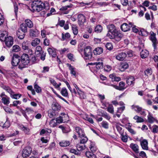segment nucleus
Returning a JSON list of instances; mask_svg holds the SVG:
<instances>
[{"label": "nucleus", "instance_id": "obj_1", "mask_svg": "<svg viewBox=\"0 0 158 158\" xmlns=\"http://www.w3.org/2000/svg\"><path fill=\"white\" fill-rule=\"evenodd\" d=\"M32 11L39 12L45 9L46 10L49 9V4L47 2H43L40 0H35L33 2L31 5Z\"/></svg>", "mask_w": 158, "mask_h": 158}, {"label": "nucleus", "instance_id": "obj_2", "mask_svg": "<svg viewBox=\"0 0 158 158\" xmlns=\"http://www.w3.org/2000/svg\"><path fill=\"white\" fill-rule=\"evenodd\" d=\"M20 64L18 66L19 69L22 70L23 69L27 67L30 63V58L28 55L26 54H24L21 56Z\"/></svg>", "mask_w": 158, "mask_h": 158}, {"label": "nucleus", "instance_id": "obj_3", "mask_svg": "<svg viewBox=\"0 0 158 158\" xmlns=\"http://www.w3.org/2000/svg\"><path fill=\"white\" fill-rule=\"evenodd\" d=\"M107 36L111 39H113L117 42H118L123 38V35L120 31L118 30L112 35L108 33L107 34Z\"/></svg>", "mask_w": 158, "mask_h": 158}, {"label": "nucleus", "instance_id": "obj_4", "mask_svg": "<svg viewBox=\"0 0 158 158\" xmlns=\"http://www.w3.org/2000/svg\"><path fill=\"white\" fill-rule=\"evenodd\" d=\"M31 152V148L30 146H27L23 150L22 156L23 158L28 157L30 156Z\"/></svg>", "mask_w": 158, "mask_h": 158}, {"label": "nucleus", "instance_id": "obj_5", "mask_svg": "<svg viewBox=\"0 0 158 158\" xmlns=\"http://www.w3.org/2000/svg\"><path fill=\"white\" fill-rule=\"evenodd\" d=\"M92 53L90 46H87L84 49V55L85 60L90 59L92 57Z\"/></svg>", "mask_w": 158, "mask_h": 158}, {"label": "nucleus", "instance_id": "obj_6", "mask_svg": "<svg viewBox=\"0 0 158 158\" xmlns=\"http://www.w3.org/2000/svg\"><path fill=\"white\" fill-rule=\"evenodd\" d=\"M20 57L18 55H14L12 57L11 63L13 66H19L20 61Z\"/></svg>", "mask_w": 158, "mask_h": 158}, {"label": "nucleus", "instance_id": "obj_7", "mask_svg": "<svg viewBox=\"0 0 158 158\" xmlns=\"http://www.w3.org/2000/svg\"><path fill=\"white\" fill-rule=\"evenodd\" d=\"M156 34L153 32H151V35L149 37L150 40L152 43V45L154 48V49L156 48L157 45V39L156 37Z\"/></svg>", "mask_w": 158, "mask_h": 158}, {"label": "nucleus", "instance_id": "obj_8", "mask_svg": "<svg viewBox=\"0 0 158 158\" xmlns=\"http://www.w3.org/2000/svg\"><path fill=\"white\" fill-rule=\"evenodd\" d=\"M5 40L4 39V41L6 46L8 48L11 47L13 44V38L10 36H9L7 37H5Z\"/></svg>", "mask_w": 158, "mask_h": 158}, {"label": "nucleus", "instance_id": "obj_9", "mask_svg": "<svg viewBox=\"0 0 158 158\" xmlns=\"http://www.w3.org/2000/svg\"><path fill=\"white\" fill-rule=\"evenodd\" d=\"M61 114L62 116H60L56 118V122L58 123H65L66 122V120L64 119V118H68V116L64 113H61Z\"/></svg>", "mask_w": 158, "mask_h": 158}, {"label": "nucleus", "instance_id": "obj_10", "mask_svg": "<svg viewBox=\"0 0 158 158\" xmlns=\"http://www.w3.org/2000/svg\"><path fill=\"white\" fill-rule=\"evenodd\" d=\"M102 105L105 107H107V111L109 113L113 114L114 112V107L113 105L108 102L102 103Z\"/></svg>", "mask_w": 158, "mask_h": 158}, {"label": "nucleus", "instance_id": "obj_11", "mask_svg": "<svg viewBox=\"0 0 158 158\" xmlns=\"http://www.w3.org/2000/svg\"><path fill=\"white\" fill-rule=\"evenodd\" d=\"M127 56L126 53L124 52H121L118 53L116 55V59L119 61H123L126 58Z\"/></svg>", "mask_w": 158, "mask_h": 158}, {"label": "nucleus", "instance_id": "obj_12", "mask_svg": "<svg viewBox=\"0 0 158 158\" xmlns=\"http://www.w3.org/2000/svg\"><path fill=\"white\" fill-rule=\"evenodd\" d=\"M107 28L108 30V32H110L112 35L118 31L113 24H110L107 26Z\"/></svg>", "mask_w": 158, "mask_h": 158}, {"label": "nucleus", "instance_id": "obj_13", "mask_svg": "<svg viewBox=\"0 0 158 158\" xmlns=\"http://www.w3.org/2000/svg\"><path fill=\"white\" fill-rule=\"evenodd\" d=\"M113 87L116 89L119 90H123L125 89L126 87L125 86V83L123 81H121L119 83V86L117 85H113Z\"/></svg>", "mask_w": 158, "mask_h": 158}, {"label": "nucleus", "instance_id": "obj_14", "mask_svg": "<svg viewBox=\"0 0 158 158\" xmlns=\"http://www.w3.org/2000/svg\"><path fill=\"white\" fill-rule=\"evenodd\" d=\"M127 83L128 85L130 86L131 85H134L135 81V78L134 77L128 76L127 77Z\"/></svg>", "mask_w": 158, "mask_h": 158}, {"label": "nucleus", "instance_id": "obj_15", "mask_svg": "<svg viewBox=\"0 0 158 158\" xmlns=\"http://www.w3.org/2000/svg\"><path fill=\"white\" fill-rule=\"evenodd\" d=\"M39 33V31L36 29H31L29 31V35L31 37H37Z\"/></svg>", "mask_w": 158, "mask_h": 158}, {"label": "nucleus", "instance_id": "obj_16", "mask_svg": "<svg viewBox=\"0 0 158 158\" xmlns=\"http://www.w3.org/2000/svg\"><path fill=\"white\" fill-rule=\"evenodd\" d=\"M78 23L79 25H82L85 22V16L82 14H79L78 15Z\"/></svg>", "mask_w": 158, "mask_h": 158}, {"label": "nucleus", "instance_id": "obj_17", "mask_svg": "<svg viewBox=\"0 0 158 158\" xmlns=\"http://www.w3.org/2000/svg\"><path fill=\"white\" fill-rule=\"evenodd\" d=\"M0 86L2 89L9 93L10 95H12V94L14 93V92L9 86L5 85L3 84H1Z\"/></svg>", "mask_w": 158, "mask_h": 158}, {"label": "nucleus", "instance_id": "obj_18", "mask_svg": "<svg viewBox=\"0 0 158 158\" xmlns=\"http://www.w3.org/2000/svg\"><path fill=\"white\" fill-rule=\"evenodd\" d=\"M48 115L50 118H54L58 115V113L57 111L52 109L49 110L48 112Z\"/></svg>", "mask_w": 158, "mask_h": 158}, {"label": "nucleus", "instance_id": "obj_19", "mask_svg": "<svg viewBox=\"0 0 158 158\" xmlns=\"http://www.w3.org/2000/svg\"><path fill=\"white\" fill-rule=\"evenodd\" d=\"M131 26L129 25L126 23H123L121 26V30L124 32H126L130 30Z\"/></svg>", "mask_w": 158, "mask_h": 158}, {"label": "nucleus", "instance_id": "obj_20", "mask_svg": "<svg viewBox=\"0 0 158 158\" xmlns=\"http://www.w3.org/2000/svg\"><path fill=\"white\" fill-rule=\"evenodd\" d=\"M75 130L79 137H82L83 135H85V134L84 131L81 129L80 127H75Z\"/></svg>", "mask_w": 158, "mask_h": 158}, {"label": "nucleus", "instance_id": "obj_21", "mask_svg": "<svg viewBox=\"0 0 158 158\" xmlns=\"http://www.w3.org/2000/svg\"><path fill=\"white\" fill-rule=\"evenodd\" d=\"M148 122L150 123H152L155 121L157 123H158V121L156 118H154L150 112L149 113L148 115Z\"/></svg>", "mask_w": 158, "mask_h": 158}, {"label": "nucleus", "instance_id": "obj_22", "mask_svg": "<svg viewBox=\"0 0 158 158\" xmlns=\"http://www.w3.org/2000/svg\"><path fill=\"white\" fill-rule=\"evenodd\" d=\"M48 51L49 54L52 57H55L56 56V50L53 48H49L48 49Z\"/></svg>", "mask_w": 158, "mask_h": 158}, {"label": "nucleus", "instance_id": "obj_23", "mask_svg": "<svg viewBox=\"0 0 158 158\" xmlns=\"http://www.w3.org/2000/svg\"><path fill=\"white\" fill-rule=\"evenodd\" d=\"M141 145L144 150H148V142L146 139H143L140 143Z\"/></svg>", "mask_w": 158, "mask_h": 158}, {"label": "nucleus", "instance_id": "obj_24", "mask_svg": "<svg viewBox=\"0 0 158 158\" xmlns=\"http://www.w3.org/2000/svg\"><path fill=\"white\" fill-rule=\"evenodd\" d=\"M109 77L112 81H120L121 79L120 77L116 76L114 73L110 74Z\"/></svg>", "mask_w": 158, "mask_h": 158}, {"label": "nucleus", "instance_id": "obj_25", "mask_svg": "<svg viewBox=\"0 0 158 158\" xmlns=\"http://www.w3.org/2000/svg\"><path fill=\"white\" fill-rule=\"evenodd\" d=\"M52 109L53 110L57 111L60 109V106L57 103L53 102L52 104Z\"/></svg>", "mask_w": 158, "mask_h": 158}, {"label": "nucleus", "instance_id": "obj_26", "mask_svg": "<svg viewBox=\"0 0 158 158\" xmlns=\"http://www.w3.org/2000/svg\"><path fill=\"white\" fill-rule=\"evenodd\" d=\"M140 55L142 58H145L148 56L149 52L146 50H142L140 53Z\"/></svg>", "mask_w": 158, "mask_h": 158}, {"label": "nucleus", "instance_id": "obj_27", "mask_svg": "<svg viewBox=\"0 0 158 158\" xmlns=\"http://www.w3.org/2000/svg\"><path fill=\"white\" fill-rule=\"evenodd\" d=\"M120 126H123V125L121 123H117L115 125V127L118 131L120 135L123 134L124 133V130L122 128L120 127Z\"/></svg>", "mask_w": 158, "mask_h": 158}, {"label": "nucleus", "instance_id": "obj_28", "mask_svg": "<svg viewBox=\"0 0 158 158\" xmlns=\"http://www.w3.org/2000/svg\"><path fill=\"white\" fill-rule=\"evenodd\" d=\"M103 50L101 47L96 48L93 51V53L95 55H100L103 52Z\"/></svg>", "mask_w": 158, "mask_h": 158}, {"label": "nucleus", "instance_id": "obj_29", "mask_svg": "<svg viewBox=\"0 0 158 158\" xmlns=\"http://www.w3.org/2000/svg\"><path fill=\"white\" fill-rule=\"evenodd\" d=\"M132 108L137 113H139L141 112V111L143 110V108L142 107H140L138 105H132Z\"/></svg>", "mask_w": 158, "mask_h": 158}, {"label": "nucleus", "instance_id": "obj_30", "mask_svg": "<svg viewBox=\"0 0 158 158\" xmlns=\"http://www.w3.org/2000/svg\"><path fill=\"white\" fill-rule=\"evenodd\" d=\"M130 147L136 153H139V147L137 144H134L133 143H131L130 145Z\"/></svg>", "mask_w": 158, "mask_h": 158}, {"label": "nucleus", "instance_id": "obj_31", "mask_svg": "<svg viewBox=\"0 0 158 158\" xmlns=\"http://www.w3.org/2000/svg\"><path fill=\"white\" fill-rule=\"evenodd\" d=\"M25 32L19 30L17 31V35L20 39H23L24 38L25 35Z\"/></svg>", "mask_w": 158, "mask_h": 158}, {"label": "nucleus", "instance_id": "obj_32", "mask_svg": "<svg viewBox=\"0 0 158 158\" xmlns=\"http://www.w3.org/2000/svg\"><path fill=\"white\" fill-rule=\"evenodd\" d=\"M70 143V142L69 141L63 140L59 143V145L61 147H64L69 146Z\"/></svg>", "mask_w": 158, "mask_h": 158}, {"label": "nucleus", "instance_id": "obj_33", "mask_svg": "<svg viewBox=\"0 0 158 158\" xmlns=\"http://www.w3.org/2000/svg\"><path fill=\"white\" fill-rule=\"evenodd\" d=\"M60 93L64 97H68L69 96L67 90L65 87L62 88L60 91Z\"/></svg>", "mask_w": 158, "mask_h": 158}, {"label": "nucleus", "instance_id": "obj_34", "mask_svg": "<svg viewBox=\"0 0 158 158\" xmlns=\"http://www.w3.org/2000/svg\"><path fill=\"white\" fill-rule=\"evenodd\" d=\"M44 51L42 50V48L40 46H37L35 48V54L36 56H39Z\"/></svg>", "mask_w": 158, "mask_h": 158}, {"label": "nucleus", "instance_id": "obj_35", "mask_svg": "<svg viewBox=\"0 0 158 158\" xmlns=\"http://www.w3.org/2000/svg\"><path fill=\"white\" fill-rule=\"evenodd\" d=\"M20 129L27 134H30V129L27 127L24 126L23 125H21L20 126Z\"/></svg>", "mask_w": 158, "mask_h": 158}, {"label": "nucleus", "instance_id": "obj_36", "mask_svg": "<svg viewBox=\"0 0 158 158\" xmlns=\"http://www.w3.org/2000/svg\"><path fill=\"white\" fill-rule=\"evenodd\" d=\"M25 23L27 26L29 28H31L33 27V23L30 19H26L25 20Z\"/></svg>", "mask_w": 158, "mask_h": 158}, {"label": "nucleus", "instance_id": "obj_37", "mask_svg": "<svg viewBox=\"0 0 158 158\" xmlns=\"http://www.w3.org/2000/svg\"><path fill=\"white\" fill-rule=\"evenodd\" d=\"M139 35L142 36H146L148 35L149 33L143 28H141L140 30Z\"/></svg>", "mask_w": 158, "mask_h": 158}, {"label": "nucleus", "instance_id": "obj_38", "mask_svg": "<svg viewBox=\"0 0 158 158\" xmlns=\"http://www.w3.org/2000/svg\"><path fill=\"white\" fill-rule=\"evenodd\" d=\"M67 65L69 68V69L70 70L71 73L74 76H75L76 73L75 70V69L69 64H67Z\"/></svg>", "mask_w": 158, "mask_h": 158}, {"label": "nucleus", "instance_id": "obj_39", "mask_svg": "<svg viewBox=\"0 0 158 158\" xmlns=\"http://www.w3.org/2000/svg\"><path fill=\"white\" fill-rule=\"evenodd\" d=\"M86 156L89 158H96V156L92 152L89 151L86 152L85 153Z\"/></svg>", "mask_w": 158, "mask_h": 158}, {"label": "nucleus", "instance_id": "obj_40", "mask_svg": "<svg viewBox=\"0 0 158 158\" xmlns=\"http://www.w3.org/2000/svg\"><path fill=\"white\" fill-rule=\"evenodd\" d=\"M40 43V40L38 38H36L33 40L31 43V44L33 46H36L39 44Z\"/></svg>", "mask_w": 158, "mask_h": 158}, {"label": "nucleus", "instance_id": "obj_41", "mask_svg": "<svg viewBox=\"0 0 158 158\" xmlns=\"http://www.w3.org/2000/svg\"><path fill=\"white\" fill-rule=\"evenodd\" d=\"M20 29L21 31L25 33L27 32V27L25 23H22L20 25Z\"/></svg>", "mask_w": 158, "mask_h": 158}, {"label": "nucleus", "instance_id": "obj_42", "mask_svg": "<svg viewBox=\"0 0 158 158\" xmlns=\"http://www.w3.org/2000/svg\"><path fill=\"white\" fill-rule=\"evenodd\" d=\"M71 26L73 33L74 35H77L78 33L77 27L74 24H72Z\"/></svg>", "mask_w": 158, "mask_h": 158}, {"label": "nucleus", "instance_id": "obj_43", "mask_svg": "<svg viewBox=\"0 0 158 158\" xmlns=\"http://www.w3.org/2000/svg\"><path fill=\"white\" fill-rule=\"evenodd\" d=\"M81 139L80 140V144H85L88 141V139L87 137L85 135H83L82 137H79Z\"/></svg>", "mask_w": 158, "mask_h": 158}, {"label": "nucleus", "instance_id": "obj_44", "mask_svg": "<svg viewBox=\"0 0 158 158\" xmlns=\"http://www.w3.org/2000/svg\"><path fill=\"white\" fill-rule=\"evenodd\" d=\"M133 118L136 120V122L138 123L143 122L144 121L143 119L142 118L137 115L135 116Z\"/></svg>", "mask_w": 158, "mask_h": 158}, {"label": "nucleus", "instance_id": "obj_45", "mask_svg": "<svg viewBox=\"0 0 158 158\" xmlns=\"http://www.w3.org/2000/svg\"><path fill=\"white\" fill-rule=\"evenodd\" d=\"M95 67L97 69L99 70L102 68L103 66V63L102 62H96Z\"/></svg>", "mask_w": 158, "mask_h": 158}, {"label": "nucleus", "instance_id": "obj_46", "mask_svg": "<svg viewBox=\"0 0 158 158\" xmlns=\"http://www.w3.org/2000/svg\"><path fill=\"white\" fill-rule=\"evenodd\" d=\"M77 93L79 95L80 98L81 99H85L86 98V96H85V93L81 90L79 91Z\"/></svg>", "mask_w": 158, "mask_h": 158}, {"label": "nucleus", "instance_id": "obj_47", "mask_svg": "<svg viewBox=\"0 0 158 158\" xmlns=\"http://www.w3.org/2000/svg\"><path fill=\"white\" fill-rule=\"evenodd\" d=\"M9 99L8 97H2V101L4 104H8L10 103Z\"/></svg>", "mask_w": 158, "mask_h": 158}, {"label": "nucleus", "instance_id": "obj_48", "mask_svg": "<svg viewBox=\"0 0 158 158\" xmlns=\"http://www.w3.org/2000/svg\"><path fill=\"white\" fill-rule=\"evenodd\" d=\"M57 123L56 120H55L54 118H53L50 121L49 125L51 127H54L57 125Z\"/></svg>", "mask_w": 158, "mask_h": 158}, {"label": "nucleus", "instance_id": "obj_49", "mask_svg": "<svg viewBox=\"0 0 158 158\" xmlns=\"http://www.w3.org/2000/svg\"><path fill=\"white\" fill-rule=\"evenodd\" d=\"M34 88L35 89V91L37 93H39L41 92V87L39 86L36 82L34 84Z\"/></svg>", "mask_w": 158, "mask_h": 158}, {"label": "nucleus", "instance_id": "obj_50", "mask_svg": "<svg viewBox=\"0 0 158 158\" xmlns=\"http://www.w3.org/2000/svg\"><path fill=\"white\" fill-rule=\"evenodd\" d=\"M62 39L63 40H64L66 39H69L70 37V35L69 33H66L64 35L63 33L62 34Z\"/></svg>", "mask_w": 158, "mask_h": 158}, {"label": "nucleus", "instance_id": "obj_51", "mask_svg": "<svg viewBox=\"0 0 158 158\" xmlns=\"http://www.w3.org/2000/svg\"><path fill=\"white\" fill-rule=\"evenodd\" d=\"M129 24L131 26V27H132V31L135 33H137L139 31V30L137 28H136V26L133 25L132 23H129Z\"/></svg>", "mask_w": 158, "mask_h": 158}, {"label": "nucleus", "instance_id": "obj_52", "mask_svg": "<svg viewBox=\"0 0 158 158\" xmlns=\"http://www.w3.org/2000/svg\"><path fill=\"white\" fill-rule=\"evenodd\" d=\"M11 96L12 98L15 99H18L21 97V95L19 94H14V93Z\"/></svg>", "mask_w": 158, "mask_h": 158}, {"label": "nucleus", "instance_id": "obj_53", "mask_svg": "<svg viewBox=\"0 0 158 158\" xmlns=\"http://www.w3.org/2000/svg\"><path fill=\"white\" fill-rule=\"evenodd\" d=\"M102 30V27L100 25H98L95 27L94 31L95 32H101Z\"/></svg>", "mask_w": 158, "mask_h": 158}, {"label": "nucleus", "instance_id": "obj_54", "mask_svg": "<svg viewBox=\"0 0 158 158\" xmlns=\"http://www.w3.org/2000/svg\"><path fill=\"white\" fill-rule=\"evenodd\" d=\"M105 46L106 48L109 50H111L113 48V46L111 43H107L106 44Z\"/></svg>", "mask_w": 158, "mask_h": 158}, {"label": "nucleus", "instance_id": "obj_55", "mask_svg": "<svg viewBox=\"0 0 158 158\" xmlns=\"http://www.w3.org/2000/svg\"><path fill=\"white\" fill-rule=\"evenodd\" d=\"M46 53L45 52H44L43 51L42 53H41L40 54L39 56H36L37 57L40 56V59L42 60H44L45 59V57L46 56Z\"/></svg>", "mask_w": 158, "mask_h": 158}, {"label": "nucleus", "instance_id": "obj_56", "mask_svg": "<svg viewBox=\"0 0 158 158\" xmlns=\"http://www.w3.org/2000/svg\"><path fill=\"white\" fill-rule=\"evenodd\" d=\"M125 52L126 53L127 55L129 57H131L133 56V52L131 50H127Z\"/></svg>", "mask_w": 158, "mask_h": 158}, {"label": "nucleus", "instance_id": "obj_57", "mask_svg": "<svg viewBox=\"0 0 158 158\" xmlns=\"http://www.w3.org/2000/svg\"><path fill=\"white\" fill-rule=\"evenodd\" d=\"M121 137L122 140L124 142H126L127 141V136L124 135V134L123 133V134L121 135Z\"/></svg>", "mask_w": 158, "mask_h": 158}, {"label": "nucleus", "instance_id": "obj_58", "mask_svg": "<svg viewBox=\"0 0 158 158\" xmlns=\"http://www.w3.org/2000/svg\"><path fill=\"white\" fill-rule=\"evenodd\" d=\"M20 50V47L18 45H15L13 47L12 51L13 52H18Z\"/></svg>", "mask_w": 158, "mask_h": 158}, {"label": "nucleus", "instance_id": "obj_59", "mask_svg": "<svg viewBox=\"0 0 158 158\" xmlns=\"http://www.w3.org/2000/svg\"><path fill=\"white\" fill-rule=\"evenodd\" d=\"M102 127L108 129L109 128V124L106 121H103L101 123Z\"/></svg>", "mask_w": 158, "mask_h": 158}, {"label": "nucleus", "instance_id": "obj_60", "mask_svg": "<svg viewBox=\"0 0 158 158\" xmlns=\"http://www.w3.org/2000/svg\"><path fill=\"white\" fill-rule=\"evenodd\" d=\"M126 128L128 131L131 133L132 135H134L135 134L136 132L134 131V130L131 129V126H128Z\"/></svg>", "mask_w": 158, "mask_h": 158}, {"label": "nucleus", "instance_id": "obj_61", "mask_svg": "<svg viewBox=\"0 0 158 158\" xmlns=\"http://www.w3.org/2000/svg\"><path fill=\"white\" fill-rule=\"evenodd\" d=\"M85 146H81L80 144H77V149L79 151H81L83 150H84L85 148Z\"/></svg>", "mask_w": 158, "mask_h": 158}, {"label": "nucleus", "instance_id": "obj_62", "mask_svg": "<svg viewBox=\"0 0 158 158\" xmlns=\"http://www.w3.org/2000/svg\"><path fill=\"white\" fill-rule=\"evenodd\" d=\"M3 109L6 112L11 114H12L13 113V112L11 109L9 107H3Z\"/></svg>", "mask_w": 158, "mask_h": 158}, {"label": "nucleus", "instance_id": "obj_63", "mask_svg": "<svg viewBox=\"0 0 158 158\" xmlns=\"http://www.w3.org/2000/svg\"><path fill=\"white\" fill-rule=\"evenodd\" d=\"M152 73L151 69H147L144 71L145 75L147 76L151 75L152 74Z\"/></svg>", "mask_w": 158, "mask_h": 158}, {"label": "nucleus", "instance_id": "obj_64", "mask_svg": "<svg viewBox=\"0 0 158 158\" xmlns=\"http://www.w3.org/2000/svg\"><path fill=\"white\" fill-rule=\"evenodd\" d=\"M153 129L152 132L154 133H156L158 132V126L154 125L152 126Z\"/></svg>", "mask_w": 158, "mask_h": 158}]
</instances>
